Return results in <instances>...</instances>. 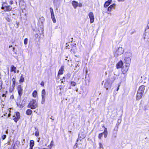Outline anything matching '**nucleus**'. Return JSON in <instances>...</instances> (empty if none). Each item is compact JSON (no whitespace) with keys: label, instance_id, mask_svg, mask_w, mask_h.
<instances>
[{"label":"nucleus","instance_id":"f257e3e1","mask_svg":"<svg viewBox=\"0 0 149 149\" xmlns=\"http://www.w3.org/2000/svg\"><path fill=\"white\" fill-rule=\"evenodd\" d=\"M125 65L122 67L121 71L123 74L127 73L128 71L131 61V59L129 57H126L125 58Z\"/></svg>","mask_w":149,"mask_h":149},{"label":"nucleus","instance_id":"f03ea898","mask_svg":"<svg viewBox=\"0 0 149 149\" xmlns=\"http://www.w3.org/2000/svg\"><path fill=\"white\" fill-rule=\"evenodd\" d=\"M38 107V104L36 100L32 99L27 105V107L31 109H35Z\"/></svg>","mask_w":149,"mask_h":149},{"label":"nucleus","instance_id":"7ed1b4c3","mask_svg":"<svg viewBox=\"0 0 149 149\" xmlns=\"http://www.w3.org/2000/svg\"><path fill=\"white\" fill-rule=\"evenodd\" d=\"M7 2H3L1 7V9L3 10L5 12H9L12 10V7L10 5H7Z\"/></svg>","mask_w":149,"mask_h":149},{"label":"nucleus","instance_id":"20e7f679","mask_svg":"<svg viewBox=\"0 0 149 149\" xmlns=\"http://www.w3.org/2000/svg\"><path fill=\"white\" fill-rule=\"evenodd\" d=\"M12 86L9 87V91L10 93L13 92L15 89L16 84V77L15 76L13 77L12 79Z\"/></svg>","mask_w":149,"mask_h":149},{"label":"nucleus","instance_id":"39448f33","mask_svg":"<svg viewBox=\"0 0 149 149\" xmlns=\"http://www.w3.org/2000/svg\"><path fill=\"white\" fill-rule=\"evenodd\" d=\"M144 39L146 41H149V22L148 23L147 26L145 29V33H144Z\"/></svg>","mask_w":149,"mask_h":149},{"label":"nucleus","instance_id":"423d86ee","mask_svg":"<svg viewBox=\"0 0 149 149\" xmlns=\"http://www.w3.org/2000/svg\"><path fill=\"white\" fill-rule=\"evenodd\" d=\"M13 117L14 118L13 119V120L15 122L17 123L20 118V113L19 112H16L15 113V115H13Z\"/></svg>","mask_w":149,"mask_h":149},{"label":"nucleus","instance_id":"0eeeda50","mask_svg":"<svg viewBox=\"0 0 149 149\" xmlns=\"http://www.w3.org/2000/svg\"><path fill=\"white\" fill-rule=\"evenodd\" d=\"M17 88L18 95L21 97L23 94V89L21 85H19L17 86Z\"/></svg>","mask_w":149,"mask_h":149},{"label":"nucleus","instance_id":"6e6552de","mask_svg":"<svg viewBox=\"0 0 149 149\" xmlns=\"http://www.w3.org/2000/svg\"><path fill=\"white\" fill-rule=\"evenodd\" d=\"M75 44H74L70 49L69 50L71 53L72 54H74L76 52V47Z\"/></svg>","mask_w":149,"mask_h":149},{"label":"nucleus","instance_id":"1a4fd4ad","mask_svg":"<svg viewBox=\"0 0 149 149\" xmlns=\"http://www.w3.org/2000/svg\"><path fill=\"white\" fill-rule=\"evenodd\" d=\"M110 79H107L106 80V81L104 85V87L107 90L109 88L111 87V85L110 84Z\"/></svg>","mask_w":149,"mask_h":149},{"label":"nucleus","instance_id":"9d476101","mask_svg":"<svg viewBox=\"0 0 149 149\" xmlns=\"http://www.w3.org/2000/svg\"><path fill=\"white\" fill-rule=\"evenodd\" d=\"M50 10L51 15V18L53 22L54 23H56V20L55 17L53 8L50 7Z\"/></svg>","mask_w":149,"mask_h":149},{"label":"nucleus","instance_id":"9b49d317","mask_svg":"<svg viewBox=\"0 0 149 149\" xmlns=\"http://www.w3.org/2000/svg\"><path fill=\"white\" fill-rule=\"evenodd\" d=\"M88 16L90 19V23H93L94 20V17L93 13L92 12H90L88 14Z\"/></svg>","mask_w":149,"mask_h":149},{"label":"nucleus","instance_id":"f8f14e48","mask_svg":"<svg viewBox=\"0 0 149 149\" xmlns=\"http://www.w3.org/2000/svg\"><path fill=\"white\" fill-rule=\"evenodd\" d=\"M143 93L137 91L136 95V99L137 100H139L141 99L143 96Z\"/></svg>","mask_w":149,"mask_h":149},{"label":"nucleus","instance_id":"ddd939ff","mask_svg":"<svg viewBox=\"0 0 149 149\" xmlns=\"http://www.w3.org/2000/svg\"><path fill=\"white\" fill-rule=\"evenodd\" d=\"M123 63L122 61H120L116 64V67L117 69L121 68L123 65Z\"/></svg>","mask_w":149,"mask_h":149},{"label":"nucleus","instance_id":"4468645a","mask_svg":"<svg viewBox=\"0 0 149 149\" xmlns=\"http://www.w3.org/2000/svg\"><path fill=\"white\" fill-rule=\"evenodd\" d=\"M71 76V74L70 73H68L65 75V76L62 78V79L64 80H67L70 78Z\"/></svg>","mask_w":149,"mask_h":149},{"label":"nucleus","instance_id":"2eb2a0df","mask_svg":"<svg viewBox=\"0 0 149 149\" xmlns=\"http://www.w3.org/2000/svg\"><path fill=\"white\" fill-rule=\"evenodd\" d=\"M64 71V66L62 65L61 66L60 69L59 70L58 74V75H62L63 74Z\"/></svg>","mask_w":149,"mask_h":149},{"label":"nucleus","instance_id":"dca6fc26","mask_svg":"<svg viewBox=\"0 0 149 149\" xmlns=\"http://www.w3.org/2000/svg\"><path fill=\"white\" fill-rule=\"evenodd\" d=\"M145 86L143 85H142L141 86L139 87L138 91L140 92H141V93H143L145 89Z\"/></svg>","mask_w":149,"mask_h":149},{"label":"nucleus","instance_id":"f3484780","mask_svg":"<svg viewBox=\"0 0 149 149\" xmlns=\"http://www.w3.org/2000/svg\"><path fill=\"white\" fill-rule=\"evenodd\" d=\"M17 68L13 65H12L10 67V72H13L14 73L17 72Z\"/></svg>","mask_w":149,"mask_h":149},{"label":"nucleus","instance_id":"a211bd4d","mask_svg":"<svg viewBox=\"0 0 149 149\" xmlns=\"http://www.w3.org/2000/svg\"><path fill=\"white\" fill-rule=\"evenodd\" d=\"M102 127L104 128V131L103 132H102L103 134H104V137L105 138H106L107 135V128L105 127L104 126H102Z\"/></svg>","mask_w":149,"mask_h":149},{"label":"nucleus","instance_id":"6ab92c4d","mask_svg":"<svg viewBox=\"0 0 149 149\" xmlns=\"http://www.w3.org/2000/svg\"><path fill=\"white\" fill-rule=\"evenodd\" d=\"M34 144L35 143L34 141L33 140H30L29 143V149H33Z\"/></svg>","mask_w":149,"mask_h":149},{"label":"nucleus","instance_id":"aec40b11","mask_svg":"<svg viewBox=\"0 0 149 149\" xmlns=\"http://www.w3.org/2000/svg\"><path fill=\"white\" fill-rule=\"evenodd\" d=\"M74 44L69 42L68 43H66V48L68 49V50L70 49V48L72 47V46Z\"/></svg>","mask_w":149,"mask_h":149},{"label":"nucleus","instance_id":"412c9836","mask_svg":"<svg viewBox=\"0 0 149 149\" xmlns=\"http://www.w3.org/2000/svg\"><path fill=\"white\" fill-rule=\"evenodd\" d=\"M112 0H108L105 3L104 6V8L107 7L111 3Z\"/></svg>","mask_w":149,"mask_h":149},{"label":"nucleus","instance_id":"4be33fe9","mask_svg":"<svg viewBox=\"0 0 149 149\" xmlns=\"http://www.w3.org/2000/svg\"><path fill=\"white\" fill-rule=\"evenodd\" d=\"M72 4L74 8H76L78 6V2L75 1H72Z\"/></svg>","mask_w":149,"mask_h":149},{"label":"nucleus","instance_id":"5701e85b","mask_svg":"<svg viewBox=\"0 0 149 149\" xmlns=\"http://www.w3.org/2000/svg\"><path fill=\"white\" fill-rule=\"evenodd\" d=\"M115 5L116 4L115 3H113L108 8L107 10L109 11L110 12L112 9L115 8Z\"/></svg>","mask_w":149,"mask_h":149},{"label":"nucleus","instance_id":"b1692460","mask_svg":"<svg viewBox=\"0 0 149 149\" xmlns=\"http://www.w3.org/2000/svg\"><path fill=\"white\" fill-rule=\"evenodd\" d=\"M24 75L23 74H21L20 77V79L19 80V83H22L24 82Z\"/></svg>","mask_w":149,"mask_h":149},{"label":"nucleus","instance_id":"393cba45","mask_svg":"<svg viewBox=\"0 0 149 149\" xmlns=\"http://www.w3.org/2000/svg\"><path fill=\"white\" fill-rule=\"evenodd\" d=\"M32 113V111L29 109H27L26 111V114L28 116H30L31 115Z\"/></svg>","mask_w":149,"mask_h":149},{"label":"nucleus","instance_id":"a878e982","mask_svg":"<svg viewBox=\"0 0 149 149\" xmlns=\"http://www.w3.org/2000/svg\"><path fill=\"white\" fill-rule=\"evenodd\" d=\"M82 144L81 143L78 144L77 143H76L75 144L74 146V148H76L77 147H79L80 148H82L83 147V146H81Z\"/></svg>","mask_w":149,"mask_h":149},{"label":"nucleus","instance_id":"bb28decb","mask_svg":"<svg viewBox=\"0 0 149 149\" xmlns=\"http://www.w3.org/2000/svg\"><path fill=\"white\" fill-rule=\"evenodd\" d=\"M9 111V109H5L3 110V115L4 116H5L7 115L8 111Z\"/></svg>","mask_w":149,"mask_h":149},{"label":"nucleus","instance_id":"cd10ccee","mask_svg":"<svg viewBox=\"0 0 149 149\" xmlns=\"http://www.w3.org/2000/svg\"><path fill=\"white\" fill-rule=\"evenodd\" d=\"M53 145L54 141L53 140H52L51 141L50 144L47 146V147L49 149H51Z\"/></svg>","mask_w":149,"mask_h":149},{"label":"nucleus","instance_id":"c85d7f7f","mask_svg":"<svg viewBox=\"0 0 149 149\" xmlns=\"http://www.w3.org/2000/svg\"><path fill=\"white\" fill-rule=\"evenodd\" d=\"M37 92L36 90H34L33 92L32 95L33 97L36 98L37 97Z\"/></svg>","mask_w":149,"mask_h":149},{"label":"nucleus","instance_id":"c756f323","mask_svg":"<svg viewBox=\"0 0 149 149\" xmlns=\"http://www.w3.org/2000/svg\"><path fill=\"white\" fill-rule=\"evenodd\" d=\"M35 129L36 130V131L35 133V135L36 136H39V133L38 129H36V127H35Z\"/></svg>","mask_w":149,"mask_h":149},{"label":"nucleus","instance_id":"7c9ffc66","mask_svg":"<svg viewBox=\"0 0 149 149\" xmlns=\"http://www.w3.org/2000/svg\"><path fill=\"white\" fill-rule=\"evenodd\" d=\"M46 92L44 89H43L41 92V96H45Z\"/></svg>","mask_w":149,"mask_h":149},{"label":"nucleus","instance_id":"2f4dec72","mask_svg":"<svg viewBox=\"0 0 149 149\" xmlns=\"http://www.w3.org/2000/svg\"><path fill=\"white\" fill-rule=\"evenodd\" d=\"M70 84L72 86H75L76 85V83L74 81H71L70 82Z\"/></svg>","mask_w":149,"mask_h":149},{"label":"nucleus","instance_id":"473e14b6","mask_svg":"<svg viewBox=\"0 0 149 149\" xmlns=\"http://www.w3.org/2000/svg\"><path fill=\"white\" fill-rule=\"evenodd\" d=\"M42 97V102L41 103L42 104H44L45 103V96H41Z\"/></svg>","mask_w":149,"mask_h":149},{"label":"nucleus","instance_id":"72a5a7b5","mask_svg":"<svg viewBox=\"0 0 149 149\" xmlns=\"http://www.w3.org/2000/svg\"><path fill=\"white\" fill-rule=\"evenodd\" d=\"M103 134L102 133H100L99 135H98V138L100 139H101V138L102 137V136H103Z\"/></svg>","mask_w":149,"mask_h":149},{"label":"nucleus","instance_id":"f704fd0d","mask_svg":"<svg viewBox=\"0 0 149 149\" xmlns=\"http://www.w3.org/2000/svg\"><path fill=\"white\" fill-rule=\"evenodd\" d=\"M68 62L69 63H68V65L70 66V67H72V64L71 63V60H70V61L69 60L68 61Z\"/></svg>","mask_w":149,"mask_h":149},{"label":"nucleus","instance_id":"c9c22d12","mask_svg":"<svg viewBox=\"0 0 149 149\" xmlns=\"http://www.w3.org/2000/svg\"><path fill=\"white\" fill-rule=\"evenodd\" d=\"M121 49L122 50V52H120V53H119V52L118 53V54H119L120 55L121 54H123V51L122 50V47H119L118 48V52H119V50L120 49Z\"/></svg>","mask_w":149,"mask_h":149},{"label":"nucleus","instance_id":"e433bc0d","mask_svg":"<svg viewBox=\"0 0 149 149\" xmlns=\"http://www.w3.org/2000/svg\"><path fill=\"white\" fill-rule=\"evenodd\" d=\"M28 43V39L26 38L24 40V43L25 45H26Z\"/></svg>","mask_w":149,"mask_h":149},{"label":"nucleus","instance_id":"4c0bfd02","mask_svg":"<svg viewBox=\"0 0 149 149\" xmlns=\"http://www.w3.org/2000/svg\"><path fill=\"white\" fill-rule=\"evenodd\" d=\"M99 148L100 149L103 148V146H102V144L101 143H99Z\"/></svg>","mask_w":149,"mask_h":149},{"label":"nucleus","instance_id":"58836bf2","mask_svg":"<svg viewBox=\"0 0 149 149\" xmlns=\"http://www.w3.org/2000/svg\"><path fill=\"white\" fill-rule=\"evenodd\" d=\"M8 112L9 113L8 114V116L7 117V118H8V117H9L10 116H11V114L10 113L11 112V111L10 110H9V111H8Z\"/></svg>","mask_w":149,"mask_h":149},{"label":"nucleus","instance_id":"ea45409f","mask_svg":"<svg viewBox=\"0 0 149 149\" xmlns=\"http://www.w3.org/2000/svg\"><path fill=\"white\" fill-rule=\"evenodd\" d=\"M3 140L5 139L6 137V135H3L2 136Z\"/></svg>","mask_w":149,"mask_h":149},{"label":"nucleus","instance_id":"a19ab883","mask_svg":"<svg viewBox=\"0 0 149 149\" xmlns=\"http://www.w3.org/2000/svg\"><path fill=\"white\" fill-rule=\"evenodd\" d=\"M40 84L41 86H42V87H44V83L43 81H42Z\"/></svg>","mask_w":149,"mask_h":149},{"label":"nucleus","instance_id":"79ce46f5","mask_svg":"<svg viewBox=\"0 0 149 149\" xmlns=\"http://www.w3.org/2000/svg\"><path fill=\"white\" fill-rule=\"evenodd\" d=\"M13 3V1L12 0H11L9 1V4L10 5H12Z\"/></svg>","mask_w":149,"mask_h":149},{"label":"nucleus","instance_id":"37998d69","mask_svg":"<svg viewBox=\"0 0 149 149\" xmlns=\"http://www.w3.org/2000/svg\"><path fill=\"white\" fill-rule=\"evenodd\" d=\"M60 75H58V73L57 75V79H58L60 78Z\"/></svg>","mask_w":149,"mask_h":149},{"label":"nucleus","instance_id":"c03bdc74","mask_svg":"<svg viewBox=\"0 0 149 149\" xmlns=\"http://www.w3.org/2000/svg\"><path fill=\"white\" fill-rule=\"evenodd\" d=\"M120 86V85H118V88H117V90H116V91H118V90L119 89Z\"/></svg>","mask_w":149,"mask_h":149},{"label":"nucleus","instance_id":"a18cd8bd","mask_svg":"<svg viewBox=\"0 0 149 149\" xmlns=\"http://www.w3.org/2000/svg\"><path fill=\"white\" fill-rule=\"evenodd\" d=\"M2 97H6V94H3L2 95Z\"/></svg>","mask_w":149,"mask_h":149},{"label":"nucleus","instance_id":"49530a36","mask_svg":"<svg viewBox=\"0 0 149 149\" xmlns=\"http://www.w3.org/2000/svg\"><path fill=\"white\" fill-rule=\"evenodd\" d=\"M118 1V2H120V1H124V0H117Z\"/></svg>","mask_w":149,"mask_h":149},{"label":"nucleus","instance_id":"de8ad7c7","mask_svg":"<svg viewBox=\"0 0 149 149\" xmlns=\"http://www.w3.org/2000/svg\"><path fill=\"white\" fill-rule=\"evenodd\" d=\"M15 48L14 47H13V52H15Z\"/></svg>","mask_w":149,"mask_h":149},{"label":"nucleus","instance_id":"09e8293b","mask_svg":"<svg viewBox=\"0 0 149 149\" xmlns=\"http://www.w3.org/2000/svg\"><path fill=\"white\" fill-rule=\"evenodd\" d=\"M38 36V34H36L35 35V36H36V37L37 38V37Z\"/></svg>","mask_w":149,"mask_h":149},{"label":"nucleus","instance_id":"8fccbe9b","mask_svg":"<svg viewBox=\"0 0 149 149\" xmlns=\"http://www.w3.org/2000/svg\"><path fill=\"white\" fill-rule=\"evenodd\" d=\"M8 145H9V144H10V142H8Z\"/></svg>","mask_w":149,"mask_h":149},{"label":"nucleus","instance_id":"3c124183","mask_svg":"<svg viewBox=\"0 0 149 149\" xmlns=\"http://www.w3.org/2000/svg\"><path fill=\"white\" fill-rule=\"evenodd\" d=\"M38 111V109H36V110H35L34 111V112H36V111Z\"/></svg>","mask_w":149,"mask_h":149},{"label":"nucleus","instance_id":"603ef678","mask_svg":"<svg viewBox=\"0 0 149 149\" xmlns=\"http://www.w3.org/2000/svg\"><path fill=\"white\" fill-rule=\"evenodd\" d=\"M12 47V45H10L9 46V47Z\"/></svg>","mask_w":149,"mask_h":149},{"label":"nucleus","instance_id":"864d4df0","mask_svg":"<svg viewBox=\"0 0 149 149\" xmlns=\"http://www.w3.org/2000/svg\"><path fill=\"white\" fill-rule=\"evenodd\" d=\"M63 81H61V83H63Z\"/></svg>","mask_w":149,"mask_h":149},{"label":"nucleus","instance_id":"5fc2aeb1","mask_svg":"<svg viewBox=\"0 0 149 149\" xmlns=\"http://www.w3.org/2000/svg\"><path fill=\"white\" fill-rule=\"evenodd\" d=\"M69 88V89H71V86Z\"/></svg>","mask_w":149,"mask_h":149},{"label":"nucleus","instance_id":"6e6d98bb","mask_svg":"<svg viewBox=\"0 0 149 149\" xmlns=\"http://www.w3.org/2000/svg\"><path fill=\"white\" fill-rule=\"evenodd\" d=\"M79 6H81V5H79Z\"/></svg>","mask_w":149,"mask_h":149},{"label":"nucleus","instance_id":"4d7b16f0","mask_svg":"<svg viewBox=\"0 0 149 149\" xmlns=\"http://www.w3.org/2000/svg\"><path fill=\"white\" fill-rule=\"evenodd\" d=\"M78 140H79L78 139H77V142L78 141Z\"/></svg>","mask_w":149,"mask_h":149},{"label":"nucleus","instance_id":"13d9d810","mask_svg":"<svg viewBox=\"0 0 149 149\" xmlns=\"http://www.w3.org/2000/svg\"><path fill=\"white\" fill-rule=\"evenodd\" d=\"M61 89H62V88H60V90H61Z\"/></svg>","mask_w":149,"mask_h":149},{"label":"nucleus","instance_id":"bf43d9fd","mask_svg":"<svg viewBox=\"0 0 149 149\" xmlns=\"http://www.w3.org/2000/svg\"><path fill=\"white\" fill-rule=\"evenodd\" d=\"M12 97H13V98H14V97L13 95H12Z\"/></svg>","mask_w":149,"mask_h":149},{"label":"nucleus","instance_id":"052dcab7","mask_svg":"<svg viewBox=\"0 0 149 149\" xmlns=\"http://www.w3.org/2000/svg\"><path fill=\"white\" fill-rule=\"evenodd\" d=\"M9 109H11V108H10Z\"/></svg>","mask_w":149,"mask_h":149}]
</instances>
